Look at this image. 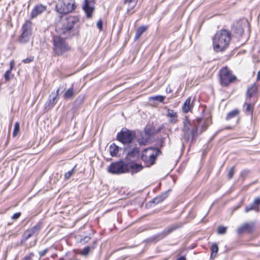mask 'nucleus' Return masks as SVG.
Listing matches in <instances>:
<instances>
[{"label": "nucleus", "mask_w": 260, "mask_h": 260, "mask_svg": "<svg viewBox=\"0 0 260 260\" xmlns=\"http://www.w3.org/2000/svg\"><path fill=\"white\" fill-rule=\"evenodd\" d=\"M196 120L197 123L194 122L192 124L187 116H185L183 119L182 137L186 142H193L194 137L198 135V129L199 125L201 122V119L198 118Z\"/></svg>", "instance_id": "1"}, {"label": "nucleus", "mask_w": 260, "mask_h": 260, "mask_svg": "<svg viewBox=\"0 0 260 260\" xmlns=\"http://www.w3.org/2000/svg\"><path fill=\"white\" fill-rule=\"evenodd\" d=\"M231 37L230 32L222 29L218 31L213 39V45L215 51H222L229 46Z\"/></svg>", "instance_id": "2"}, {"label": "nucleus", "mask_w": 260, "mask_h": 260, "mask_svg": "<svg viewBox=\"0 0 260 260\" xmlns=\"http://www.w3.org/2000/svg\"><path fill=\"white\" fill-rule=\"evenodd\" d=\"M78 21L79 19L76 16H69L56 24V31L60 35H64L67 37L70 35L71 30Z\"/></svg>", "instance_id": "3"}, {"label": "nucleus", "mask_w": 260, "mask_h": 260, "mask_svg": "<svg viewBox=\"0 0 260 260\" xmlns=\"http://www.w3.org/2000/svg\"><path fill=\"white\" fill-rule=\"evenodd\" d=\"M161 153L158 148L149 147L142 152L141 158L146 167H149L155 164L157 157Z\"/></svg>", "instance_id": "4"}, {"label": "nucleus", "mask_w": 260, "mask_h": 260, "mask_svg": "<svg viewBox=\"0 0 260 260\" xmlns=\"http://www.w3.org/2000/svg\"><path fill=\"white\" fill-rule=\"evenodd\" d=\"M53 50L56 55H62L71 50V47L66 43L65 40L59 36L53 38Z\"/></svg>", "instance_id": "5"}, {"label": "nucleus", "mask_w": 260, "mask_h": 260, "mask_svg": "<svg viewBox=\"0 0 260 260\" xmlns=\"http://www.w3.org/2000/svg\"><path fill=\"white\" fill-rule=\"evenodd\" d=\"M76 8L74 0H58L55 6V10L61 14H66L73 11Z\"/></svg>", "instance_id": "6"}, {"label": "nucleus", "mask_w": 260, "mask_h": 260, "mask_svg": "<svg viewBox=\"0 0 260 260\" xmlns=\"http://www.w3.org/2000/svg\"><path fill=\"white\" fill-rule=\"evenodd\" d=\"M219 79L222 86H228L237 80V77L227 67H223L219 71Z\"/></svg>", "instance_id": "7"}, {"label": "nucleus", "mask_w": 260, "mask_h": 260, "mask_svg": "<svg viewBox=\"0 0 260 260\" xmlns=\"http://www.w3.org/2000/svg\"><path fill=\"white\" fill-rule=\"evenodd\" d=\"M109 171L112 174H120L129 171V165L123 160L114 162L109 167Z\"/></svg>", "instance_id": "8"}, {"label": "nucleus", "mask_w": 260, "mask_h": 260, "mask_svg": "<svg viewBox=\"0 0 260 260\" xmlns=\"http://www.w3.org/2000/svg\"><path fill=\"white\" fill-rule=\"evenodd\" d=\"M135 137L134 132L124 128L117 135V140L123 144L131 143Z\"/></svg>", "instance_id": "9"}, {"label": "nucleus", "mask_w": 260, "mask_h": 260, "mask_svg": "<svg viewBox=\"0 0 260 260\" xmlns=\"http://www.w3.org/2000/svg\"><path fill=\"white\" fill-rule=\"evenodd\" d=\"M21 34L18 39L20 43L24 44L28 42L31 35V22L26 21L21 28Z\"/></svg>", "instance_id": "10"}, {"label": "nucleus", "mask_w": 260, "mask_h": 260, "mask_svg": "<svg viewBox=\"0 0 260 260\" xmlns=\"http://www.w3.org/2000/svg\"><path fill=\"white\" fill-rule=\"evenodd\" d=\"M82 8L86 14V17L88 18H90L92 17V13L94 10L93 1L89 0H84Z\"/></svg>", "instance_id": "11"}, {"label": "nucleus", "mask_w": 260, "mask_h": 260, "mask_svg": "<svg viewBox=\"0 0 260 260\" xmlns=\"http://www.w3.org/2000/svg\"><path fill=\"white\" fill-rule=\"evenodd\" d=\"M59 91V89H57L56 92L55 93L52 92L51 95H54L52 99L50 98H49L48 101L46 102L45 104V108L48 109H50L52 108L55 104L57 103V100L59 98L58 97V92ZM51 97V96H50Z\"/></svg>", "instance_id": "12"}, {"label": "nucleus", "mask_w": 260, "mask_h": 260, "mask_svg": "<svg viewBox=\"0 0 260 260\" xmlns=\"http://www.w3.org/2000/svg\"><path fill=\"white\" fill-rule=\"evenodd\" d=\"M47 9V7L42 4H39L35 6L34 8L31 12L30 16L31 18L36 17L43 12H45Z\"/></svg>", "instance_id": "13"}, {"label": "nucleus", "mask_w": 260, "mask_h": 260, "mask_svg": "<svg viewBox=\"0 0 260 260\" xmlns=\"http://www.w3.org/2000/svg\"><path fill=\"white\" fill-rule=\"evenodd\" d=\"M166 116L169 119V122L172 124H176L179 121L177 112L174 110L168 109L167 111Z\"/></svg>", "instance_id": "14"}, {"label": "nucleus", "mask_w": 260, "mask_h": 260, "mask_svg": "<svg viewBox=\"0 0 260 260\" xmlns=\"http://www.w3.org/2000/svg\"><path fill=\"white\" fill-rule=\"evenodd\" d=\"M123 1L124 4L128 6L127 13L129 14L134 13L135 12L134 9L137 5V1L136 0H123Z\"/></svg>", "instance_id": "15"}, {"label": "nucleus", "mask_w": 260, "mask_h": 260, "mask_svg": "<svg viewBox=\"0 0 260 260\" xmlns=\"http://www.w3.org/2000/svg\"><path fill=\"white\" fill-rule=\"evenodd\" d=\"M254 228V224L253 223H245L238 229L237 232L239 234L245 231L250 232L253 230Z\"/></svg>", "instance_id": "16"}, {"label": "nucleus", "mask_w": 260, "mask_h": 260, "mask_svg": "<svg viewBox=\"0 0 260 260\" xmlns=\"http://www.w3.org/2000/svg\"><path fill=\"white\" fill-rule=\"evenodd\" d=\"M192 108L193 105L191 103V98L188 97L184 103L182 107V110L183 113H187L190 111Z\"/></svg>", "instance_id": "17"}, {"label": "nucleus", "mask_w": 260, "mask_h": 260, "mask_svg": "<svg viewBox=\"0 0 260 260\" xmlns=\"http://www.w3.org/2000/svg\"><path fill=\"white\" fill-rule=\"evenodd\" d=\"M10 69L7 71L4 75V78L6 81H9L13 77V75L12 74L11 71L13 69L15 66V62L14 60L10 61Z\"/></svg>", "instance_id": "18"}, {"label": "nucleus", "mask_w": 260, "mask_h": 260, "mask_svg": "<svg viewBox=\"0 0 260 260\" xmlns=\"http://www.w3.org/2000/svg\"><path fill=\"white\" fill-rule=\"evenodd\" d=\"M257 92V86L255 84H253L247 88L246 91V96L249 98H251L253 95H254Z\"/></svg>", "instance_id": "19"}, {"label": "nucleus", "mask_w": 260, "mask_h": 260, "mask_svg": "<svg viewBox=\"0 0 260 260\" xmlns=\"http://www.w3.org/2000/svg\"><path fill=\"white\" fill-rule=\"evenodd\" d=\"M201 119V122L199 125V126L202 124L201 125V129L200 130V134H201L202 133L205 132L209 126V125L212 123L211 119L210 118H208L203 121V120Z\"/></svg>", "instance_id": "20"}, {"label": "nucleus", "mask_w": 260, "mask_h": 260, "mask_svg": "<svg viewBox=\"0 0 260 260\" xmlns=\"http://www.w3.org/2000/svg\"><path fill=\"white\" fill-rule=\"evenodd\" d=\"M139 155V149L138 148H133L128 151L126 158L130 160L131 158H134L138 157Z\"/></svg>", "instance_id": "21"}, {"label": "nucleus", "mask_w": 260, "mask_h": 260, "mask_svg": "<svg viewBox=\"0 0 260 260\" xmlns=\"http://www.w3.org/2000/svg\"><path fill=\"white\" fill-rule=\"evenodd\" d=\"M129 170H131V172L132 174L137 173L141 171L143 168V166L141 164H138L137 163L131 164L130 166H129Z\"/></svg>", "instance_id": "22"}, {"label": "nucleus", "mask_w": 260, "mask_h": 260, "mask_svg": "<svg viewBox=\"0 0 260 260\" xmlns=\"http://www.w3.org/2000/svg\"><path fill=\"white\" fill-rule=\"evenodd\" d=\"M169 190L164 192L163 193L156 197L153 200V202L155 204H158L162 202L168 196V192Z\"/></svg>", "instance_id": "23"}, {"label": "nucleus", "mask_w": 260, "mask_h": 260, "mask_svg": "<svg viewBox=\"0 0 260 260\" xmlns=\"http://www.w3.org/2000/svg\"><path fill=\"white\" fill-rule=\"evenodd\" d=\"M109 150L112 156H116L119 152V147L113 143L109 146Z\"/></svg>", "instance_id": "24"}, {"label": "nucleus", "mask_w": 260, "mask_h": 260, "mask_svg": "<svg viewBox=\"0 0 260 260\" xmlns=\"http://www.w3.org/2000/svg\"><path fill=\"white\" fill-rule=\"evenodd\" d=\"M148 29L147 26L142 25L138 28L136 30L135 40H137L140 38L142 35Z\"/></svg>", "instance_id": "25"}, {"label": "nucleus", "mask_w": 260, "mask_h": 260, "mask_svg": "<svg viewBox=\"0 0 260 260\" xmlns=\"http://www.w3.org/2000/svg\"><path fill=\"white\" fill-rule=\"evenodd\" d=\"M75 95V92L73 87L69 88L64 93V99L69 100L73 98Z\"/></svg>", "instance_id": "26"}, {"label": "nucleus", "mask_w": 260, "mask_h": 260, "mask_svg": "<svg viewBox=\"0 0 260 260\" xmlns=\"http://www.w3.org/2000/svg\"><path fill=\"white\" fill-rule=\"evenodd\" d=\"M178 228H179V226L177 224L172 225L166 228L162 232V234L164 235L165 236H167Z\"/></svg>", "instance_id": "27"}, {"label": "nucleus", "mask_w": 260, "mask_h": 260, "mask_svg": "<svg viewBox=\"0 0 260 260\" xmlns=\"http://www.w3.org/2000/svg\"><path fill=\"white\" fill-rule=\"evenodd\" d=\"M211 258H214L218 251V247L216 243H214L211 245Z\"/></svg>", "instance_id": "28"}, {"label": "nucleus", "mask_w": 260, "mask_h": 260, "mask_svg": "<svg viewBox=\"0 0 260 260\" xmlns=\"http://www.w3.org/2000/svg\"><path fill=\"white\" fill-rule=\"evenodd\" d=\"M239 111L238 109L234 110L229 112L226 117V120H230V119L237 116L239 115Z\"/></svg>", "instance_id": "29"}, {"label": "nucleus", "mask_w": 260, "mask_h": 260, "mask_svg": "<svg viewBox=\"0 0 260 260\" xmlns=\"http://www.w3.org/2000/svg\"><path fill=\"white\" fill-rule=\"evenodd\" d=\"M41 223H38L37 225H35L30 229H28L32 235L37 234L41 228Z\"/></svg>", "instance_id": "30"}, {"label": "nucleus", "mask_w": 260, "mask_h": 260, "mask_svg": "<svg viewBox=\"0 0 260 260\" xmlns=\"http://www.w3.org/2000/svg\"><path fill=\"white\" fill-rule=\"evenodd\" d=\"M244 107H245V111L252 114L253 111V105L249 103H245L244 105Z\"/></svg>", "instance_id": "31"}, {"label": "nucleus", "mask_w": 260, "mask_h": 260, "mask_svg": "<svg viewBox=\"0 0 260 260\" xmlns=\"http://www.w3.org/2000/svg\"><path fill=\"white\" fill-rule=\"evenodd\" d=\"M165 99V96L162 95H155L150 98V99L153 101H157L160 103H164V101Z\"/></svg>", "instance_id": "32"}, {"label": "nucleus", "mask_w": 260, "mask_h": 260, "mask_svg": "<svg viewBox=\"0 0 260 260\" xmlns=\"http://www.w3.org/2000/svg\"><path fill=\"white\" fill-rule=\"evenodd\" d=\"M19 132V123L18 122H16L14 124V128L13 132V137L17 136Z\"/></svg>", "instance_id": "33"}, {"label": "nucleus", "mask_w": 260, "mask_h": 260, "mask_svg": "<svg viewBox=\"0 0 260 260\" xmlns=\"http://www.w3.org/2000/svg\"><path fill=\"white\" fill-rule=\"evenodd\" d=\"M90 251V248L89 246L85 247L80 251V254L84 256H86Z\"/></svg>", "instance_id": "34"}, {"label": "nucleus", "mask_w": 260, "mask_h": 260, "mask_svg": "<svg viewBox=\"0 0 260 260\" xmlns=\"http://www.w3.org/2000/svg\"><path fill=\"white\" fill-rule=\"evenodd\" d=\"M33 235L31 233L29 230H26L23 236V240L26 241Z\"/></svg>", "instance_id": "35"}, {"label": "nucleus", "mask_w": 260, "mask_h": 260, "mask_svg": "<svg viewBox=\"0 0 260 260\" xmlns=\"http://www.w3.org/2000/svg\"><path fill=\"white\" fill-rule=\"evenodd\" d=\"M252 210H255L257 212L258 211V207L254 206V205L251 204L249 207H246L245 208V212H248L249 211Z\"/></svg>", "instance_id": "36"}, {"label": "nucleus", "mask_w": 260, "mask_h": 260, "mask_svg": "<svg viewBox=\"0 0 260 260\" xmlns=\"http://www.w3.org/2000/svg\"><path fill=\"white\" fill-rule=\"evenodd\" d=\"M226 232V228L223 226H220L217 230L218 234H224Z\"/></svg>", "instance_id": "37"}, {"label": "nucleus", "mask_w": 260, "mask_h": 260, "mask_svg": "<svg viewBox=\"0 0 260 260\" xmlns=\"http://www.w3.org/2000/svg\"><path fill=\"white\" fill-rule=\"evenodd\" d=\"M75 167L73 168L71 170L69 171L64 174V176L66 179H69L70 177L72 176V175L75 172Z\"/></svg>", "instance_id": "38"}, {"label": "nucleus", "mask_w": 260, "mask_h": 260, "mask_svg": "<svg viewBox=\"0 0 260 260\" xmlns=\"http://www.w3.org/2000/svg\"><path fill=\"white\" fill-rule=\"evenodd\" d=\"M34 60V56H29L25 59H24L22 60V62L24 63H29L31 62H32Z\"/></svg>", "instance_id": "39"}, {"label": "nucleus", "mask_w": 260, "mask_h": 260, "mask_svg": "<svg viewBox=\"0 0 260 260\" xmlns=\"http://www.w3.org/2000/svg\"><path fill=\"white\" fill-rule=\"evenodd\" d=\"M234 173V168H232L230 169L228 174V177L229 178H232L233 177V175Z\"/></svg>", "instance_id": "40"}, {"label": "nucleus", "mask_w": 260, "mask_h": 260, "mask_svg": "<svg viewBox=\"0 0 260 260\" xmlns=\"http://www.w3.org/2000/svg\"><path fill=\"white\" fill-rule=\"evenodd\" d=\"M96 26L100 31L103 29V21L101 19L99 20Z\"/></svg>", "instance_id": "41"}, {"label": "nucleus", "mask_w": 260, "mask_h": 260, "mask_svg": "<svg viewBox=\"0 0 260 260\" xmlns=\"http://www.w3.org/2000/svg\"><path fill=\"white\" fill-rule=\"evenodd\" d=\"M252 204L254 205L255 207H257L259 205H260V198H256Z\"/></svg>", "instance_id": "42"}, {"label": "nucleus", "mask_w": 260, "mask_h": 260, "mask_svg": "<svg viewBox=\"0 0 260 260\" xmlns=\"http://www.w3.org/2000/svg\"><path fill=\"white\" fill-rule=\"evenodd\" d=\"M48 249L47 248L42 251H40L39 252L40 256V257L44 256L46 254V253L48 252Z\"/></svg>", "instance_id": "43"}, {"label": "nucleus", "mask_w": 260, "mask_h": 260, "mask_svg": "<svg viewBox=\"0 0 260 260\" xmlns=\"http://www.w3.org/2000/svg\"><path fill=\"white\" fill-rule=\"evenodd\" d=\"M21 213L20 212L16 213L13 214L12 218L14 220L18 219L20 216Z\"/></svg>", "instance_id": "44"}, {"label": "nucleus", "mask_w": 260, "mask_h": 260, "mask_svg": "<svg viewBox=\"0 0 260 260\" xmlns=\"http://www.w3.org/2000/svg\"><path fill=\"white\" fill-rule=\"evenodd\" d=\"M249 173V171L247 170H244L241 173V175L242 177H246V175Z\"/></svg>", "instance_id": "45"}, {"label": "nucleus", "mask_w": 260, "mask_h": 260, "mask_svg": "<svg viewBox=\"0 0 260 260\" xmlns=\"http://www.w3.org/2000/svg\"><path fill=\"white\" fill-rule=\"evenodd\" d=\"M32 255V254L31 253V254H30V255L25 256L23 260H31V259Z\"/></svg>", "instance_id": "46"}, {"label": "nucleus", "mask_w": 260, "mask_h": 260, "mask_svg": "<svg viewBox=\"0 0 260 260\" xmlns=\"http://www.w3.org/2000/svg\"><path fill=\"white\" fill-rule=\"evenodd\" d=\"M256 79L257 80H260V70L257 73Z\"/></svg>", "instance_id": "47"}, {"label": "nucleus", "mask_w": 260, "mask_h": 260, "mask_svg": "<svg viewBox=\"0 0 260 260\" xmlns=\"http://www.w3.org/2000/svg\"><path fill=\"white\" fill-rule=\"evenodd\" d=\"M166 92L170 93L171 92V88L169 86L166 88Z\"/></svg>", "instance_id": "48"}, {"label": "nucleus", "mask_w": 260, "mask_h": 260, "mask_svg": "<svg viewBox=\"0 0 260 260\" xmlns=\"http://www.w3.org/2000/svg\"><path fill=\"white\" fill-rule=\"evenodd\" d=\"M177 260H186V258L185 256H182L178 258Z\"/></svg>", "instance_id": "49"}, {"label": "nucleus", "mask_w": 260, "mask_h": 260, "mask_svg": "<svg viewBox=\"0 0 260 260\" xmlns=\"http://www.w3.org/2000/svg\"><path fill=\"white\" fill-rule=\"evenodd\" d=\"M243 31H244V30H243L242 28H241V29L240 30V34H242L243 32Z\"/></svg>", "instance_id": "50"}, {"label": "nucleus", "mask_w": 260, "mask_h": 260, "mask_svg": "<svg viewBox=\"0 0 260 260\" xmlns=\"http://www.w3.org/2000/svg\"><path fill=\"white\" fill-rule=\"evenodd\" d=\"M139 144H140V145H143V144H142L141 142H139Z\"/></svg>", "instance_id": "51"}, {"label": "nucleus", "mask_w": 260, "mask_h": 260, "mask_svg": "<svg viewBox=\"0 0 260 260\" xmlns=\"http://www.w3.org/2000/svg\"><path fill=\"white\" fill-rule=\"evenodd\" d=\"M146 134H148V132H147V131H146Z\"/></svg>", "instance_id": "52"}, {"label": "nucleus", "mask_w": 260, "mask_h": 260, "mask_svg": "<svg viewBox=\"0 0 260 260\" xmlns=\"http://www.w3.org/2000/svg\"><path fill=\"white\" fill-rule=\"evenodd\" d=\"M86 238H87L88 240H89L90 239L89 237H87Z\"/></svg>", "instance_id": "53"}]
</instances>
